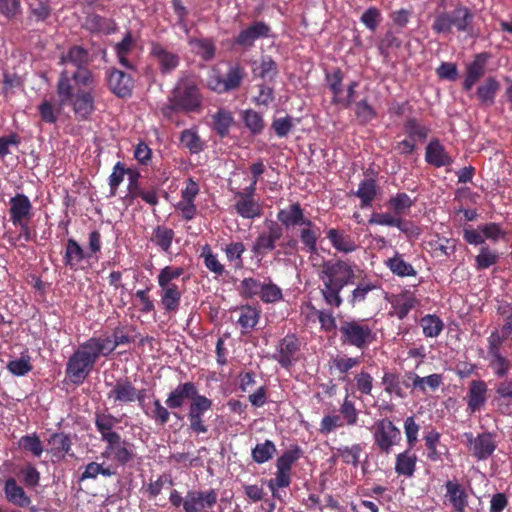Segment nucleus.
I'll list each match as a JSON object with an SVG mask.
<instances>
[{
    "mask_svg": "<svg viewBox=\"0 0 512 512\" xmlns=\"http://www.w3.org/2000/svg\"><path fill=\"white\" fill-rule=\"evenodd\" d=\"M318 277L322 283L320 293L324 302L339 308L343 304L341 291L355 282V269L344 260H327L322 263Z\"/></svg>",
    "mask_w": 512,
    "mask_h": 512,
    "instance_id": "1",
    "label": "nucleus"
},
{
    "mask_svg": "<svg viewBox=\"0 0 512 512\" xmlns=\"http://www.w3.org/2000/svg\"><path fill=\"white\" fill-rule=\"evenodd\" d=\"M95 339L91 337L78 346L68 359L66 375L74 384H82L91 373L97 359L102 355Z\"/></svg>",
    "mask_w": 512,
    "mask_h": 512,
    "instance_id": "2",
    "label": "nucleus"
},
{
    "mask_svg": "<svg viewBox=\"0 0 512 512\" xmlns=\"http://www.w3.org/2000/svg\"><path fill=\"white\" fill-rule=\"evenodd\" d=\"M217 500L218 494L214 489L189 490L184 497L174 489L169 495L171 505L176 508L182 506L184 512H207L215 506Z\"/></svg>",
    "mask_w": 512,
    "mask_h": 512,
    "instance_id": "3",
    "label": "nucleus"
},
{
    "mask_svg": "<svg viewBox=\"0 0 512 512\" xmlns=\"http://www.w3.org/2000/svg\"><path fill=\"white\" fill-rule=\"evenodd\" d=\"M57 94L59 96V100L57 102L43 100L38 106V112L41 120L45 123H56L64 106L71 99L72 85L70 84L69 72L67 69L60 74L57 83Z\"/></svg>",
    "mask_w": 512,
    "mask_h": 512,
    "instance_id": "4",
    "label": "nucleus"
},
{
    "mask_svg": "<svg viewBox=\"0 0 512 512\" xmlns=\"http://www.w3.org/2000/svg\"><path fill=\"white\" fill-rule=\"evenodd\" d=\"M339 332L343 344L360 350L367 348L375 340V333L365 320H345L341 323Z\"/></svg>",
    "mask_w": 512,
    "mask_h": 512,
    "instance_id": "5",
    "label": "nucleus"
},
{
    "mask_svg": "<svg viewBox=\"0 0 512 512\" xmlns=\"http://www.w3.org/2000/svg\"><path fill=\"white\" fill-rule=\"evenodd\" d=\"M472 15L466 7H457L451 13L443 12L436 15L432 29L436 34H448L455 27L458 31H466Z\"/></svg>",
    "mask_w": 512,
    "mask_h": 512,
    "instance_id": "6",
    "label": "nucleus"
},
{
    "mask_svg": "<svg viewBox=\"0 0 512 512\" xmlns=\"http://www.w3.org/2000/svg\"><path fill=\"white\" fill-rule=\"evenodd\" d=\"M200 105V96L194 86H177L169 99V104L163 108V113L170 116L177 110L195 111Z\"/></svg>",
    "mask_w": 512,
    "mask_h": 512,
    "instance_id": "7",
    "label": "nucleus"
},
{
    "mask_svg": "<svg viewBox=\"0 0 512 512\" xmlns=\"http://www.w3.org/2000/svg\"><path fill=\"white\" fill-rule=\"evenodd\" d=\"M373 437L377 447L388 454L401 440V431L390 420L381 419L375 423Z\"/></svg>",
    "mask_w": 512,
    "mask_h": 512,
    "instance_id": "8",
    "label": "nucleus"
},
{
    "mask_svg": "<svg viewBox=\"0 0 512 512\" xmlns=\"http://www.w3.org/2000/svg\"><path fill=\"white\" fill-rule=\"evenodd\" d=\"M212 407V400L202 395L196 397L191 401L188 408V420L190 429L196 434H204L208 431V426L205 424L203 416L204 413Z\"/></svg>",
    "mask_w": 512,
    "mask_h": 512,
    "instance_id": "9",
    "label": "nucleus"
},
{
    "mask_svg": "<svg viewBox=\"0 0 512 512\" xmlns=\"http://www.w3.org/2000/svg\"><path fill=\"white\" fill-rule=\"evenodd\" d=\"M464 436L469 451L479 461L488 459L496 450L497 444L491 433H482L476 437L472 433H465Z\"/></svg>",
    "mask_w": 512,
    "mask_h": 512,
    "instance_id": "10",
    "label": "nucleus"
},
{
    "mask_svg": "<svg viewBox=\"0 0 512 512\" xmlns=\"http://www.w3.org/2000/svg\"><path fill=\"white\" fill-rule=\"evenodd\" d=\"M253 192L244 190L234 192L236 213L244 219H255L261 216L262 207L255 200Z\"/></svg>",
    "mask_w": 512,
    "mask_h": 512,
    "instance_id": "11",
    "label": "nucleus"
},
{
    "mask_svg": "<svg viewBox=\"0 0 512 512\" xmlns=\"http://www.w3.org/2000/svg\"><path fill=\"white\" fill-rule=\"evenodd\" d=\"M413 377L414 372H407L402 377L395 373L385 372L382 377V384L386 393L404 399L407 396L405 389L414 388Z\"/></svg>",
    "mask_w": 512,
    "mask_h": 512,
    "instance_id": "12",
    "label": "nucleus"
},
{
    "mask_svg": "<svg viewBox=\"0 0 512 512\" xmlns=\"http://www.w3.org/2000/svg\"><path fill=\"white\" fill-rule=\"evenodd\" d=\"M300 349L299 340L295 335H286L278 344L276 353L273 358L284 367L289 368L298 360V352Z\"/></svg>",
    "mask_w": 512,
    "mask_h": 512,
    "instance_id": "13",
    "label": "nucleus"
},
{
    "mask_svg": "<svg viewBox=\"0 0 512 512\" xmlns=\"http://www.w3.org/2000/svg\"><path fill=\"white\" fill-rule=\"evenodd\" d=\"M270 31L271 29L266 23L256 21L247 28L241 30L235 38L234 43L243 49H249L254 46L255 41L258 39L269 37Z\"/></svg>",
    "mask_w": 512,
    "mask_h": 512,
    "instance_id": "14",
    "label": "nucleus"
},
{
    "mask_svg": "<svg viewBox=\"0 0 512 512\" xmlns=\"http://www.w3.org/2000/svg\"><path fill=\"white\" fill-rule=\"evenodd\" d=\"M197 387L193 382H184L178 384L167 396L165 404L169 409L181 408L187 400L194 401L200 397Z\"/></svg>",
    "mask_w": 512,
    "mask_h": 512,
    "instance_id": "15",
    "label": "nucleus"
},
{
    "mask_svg": "<svg viewBox=\"0 0 512 512\" xmlns=\"http://www.w3.org/2000/svg\"><path fill=\"white\" fill-rule=\"evenodd\" d=\"M107 397L116 405L130 404L136 401V387L128 378L118 379L111 385Z\"/></svg>",
    "mask_w": 512,
    "mask_h": 512,
    "instance_id": "16",
    "label": "nucleus"
},
{
    "mask_svg": "<svg viewBox=\"0 0 512 512\" xmlns=\"http://www.w3.org/2000/svg\"><path fill=\"white\" fill-rule=\"evenodd\" d=\"M150 53L162 74L171 73L179 65V55L177 53L167 50L158 43H152Z\"/></svg>",
    "mask_w": 512,
    "mask_h": 512,
    "instance_id": "17",
    "label": "nucleus"
},
{
    "mask_svg": "<svg viewBox=\"0 0 512 512\" xmlns=\"http://www.w3.org/2000/svg\"><path fill=\"white\" fill-rule=\"evenodd\" d=\"M107 443L108 446L103 456L112 457L113 460L121 465H125L134 458V445L122 440L121 436H118L117 440L115 439Z\"/></svg>",
    "mask_w": 512,
    "mask_h": 512,
    "instance_id": "18",
    "label": "nucleus"
},
{
    "mask_svg": "<svg viewBox=\"0 0 512 512\" xmlns=\"http://www.w3.org/2000/svg\"><path fill=\"white\" fill-rule=\"evenodd\" d=\"M487 384L483 380H473L467 393V411L473 414L479 411L487 402Z\"/></svg>",
    "mask_w": 512,
    "mask_h": 512,
    "instance_id": "19",
    "label": "nucleus"
},
{
    "mask_svg": "<svg viewBox=\"0 0 512 512\" xmlns=\"http://www.w3.org/2000/svg\"><path fill=\"white\" fill-rule=\"evenodd\" d=\"M10 220L12 223L29 221L32 216V205L24 194H17L10 199Z\"/></svg>",
    "mask_w": 512,
    "mask_h": 512,
    "instance_id": "20",
    "label": "nucleus"
},
{
    "mask_svg": "<svg viewBox=\"0 0 512 512\" xmlns=\"http://www.w3.org/2000/svg\"><path fill=\"white\" fill-rule=\"evenodd\" d=\"M488 59V54L479 53L475 56L474 60L466 66V76L463 82L464 90H471L475 83L485 74Z\"/></svg>",
    "mask_w": 512,
    "mask_h": 512,
    "instance_id": "21",
    "label": "nucleus"
},
{
    "mask_svg": "<svg viewBox=\"0 0 512 512\" xmlns=\"http://www.w3.org/2000/svg\"><path fill=\"white\" fill-rule=\"evenodd\" d=\"M277 219L286 228L297 225L313 226L312 221L304 217L303 210L298 203L291 204L289 207L281 209L277 214Z\"/></svg>",
    "mask_w": 512,
    "mask_h": 512,
    "instance_id": "22",
    "label": "nucleus"
},
{
    "mask_svg": "<svg viewBox=\"0 0 512 512\" xmlns=\"http://www.w3.org/2000/svg\"><path fill=\"white\" fill-rule=\"evenodd\" d=\"M425 160L428 164L437 168L449 166L453 162L445 147L438 141L432 140L426 147Z\"/></svg>",
    "mask_w": 512,
    "mask_h": 512,
    "instance_id": "23",
    "label": "nucleus"
},
{
    "mask_svg": "<svg viewBox=\"0 0 512 512\" xmlns=\"http://www.w3.org/2000/svg\"><path fill=\"white\" fill-rule=\"evenodd\" d=\"M108 85L114 94L119 97H126L131 94L133 81L130 75L115 69L108 76Z\"/></svg>",
    "mask_w": 512,
    "mask_h": 512,
    "instance_id": "24",
    "label": "nucleus"
},
{
    "mask_svg": "<svg viewBox=\"0 0 512 512\" xmlns=\"http://www.w3.org/2000/svg\"><path fill=\"white\" fill-rule=\"evenodd\" d=\"M73 106V111L79 120L87 119L94 111V98L91 92L79 91L71 96L68 101Z\"/></svg>",
    "mask_w": 512,
    "mask_h": 512,
    "instance_id": "25",
    "label": "nucleus"
},
{
    "mask_svg": "<svg viewBox=\"0 0 512 512\" xmlns=\"http://www.w3.org/2000/svg\"><path fill=\"white\" fill-rule=\"evenodd\" d=\"M327 238L330 241L332 247L341 253H352L358 247L350 235L334 228H331L327 231Z\"/></svg>",
    "mask_w": 512,
    "mask_h": 512,
    "instance_id": "26",
    "label": "nucleus"
},
{
    "mask_svg": "<svg viewBox=\"0 0 512 512\" xmlns=\"http://www.w3.org/2000/svg\"><path fill=\"white\" fill-rule=\"evenodd\" d=\"M4 492L6 499L19 507H28L31 503L24 489L19 486L14 478H9L5 482Z\"/></svg>",
    "mask_w": 512,
    "mask_h": 512,
    "instance_id": "27",
    "label": "nucleus"
},
{
    "mask_svg": "<svg viewBox=\"0 0 512 512\" xmlns=\"http://www.w3.org/2000/svg\"><path fill=\"white\" fill-rule=\"evenodd\" d=\"M244 78V71L238 65H232L228 68L227 73L224 75V83H215L217 93H225L237 89Z\"/></svg>",
    "mask_w": 512,
    "mask_h": 512,
    "instance_id": "28",
    "label": "nucleus"
},
{
    "mask_svg": "<svg viewBox=\"0 0 512 512\" xmlns=\"http://www.w3.org/2000/svg\"><path fill=\"white\" fill-rule=\"evenodd\" d=\"M446 496L456 512H464L468 504L467 494L460 484L447 481L445 484Z\"/></svg>",
    "mask_w": 512,
    "mask_h": 512,
    "instance_id": "29",
    "label": "nucleus"
},
{
    "mask_svg": "<svg viewBox=\"0 0 512 512\" xmlns=\"http://www.w3.org/2000/svg\"><path fill=\"white\" fill-rule=\"evenodd\" d=\"M182 291L179 286L160 287V302L166 312H176L179 309Z\"/></svg>",
    "mask_w": 512,
    "mask_h": 512,
    "instance_id": "30",
    "label": "nucleus"
},
{
    "mask_svg": "<svg viewBox=\"0 0 512 512\" xmlns=\"http://www.w3.org/2000/svg\"><path fill=\"white\" fill-rule=\"evenodd\" d=\"M378 288L379 283L377 280L362 279L351 291L347 301L352 307H355L357 304L364 302L370 292Z\"/></svg>",
    "mask_w": 512,
    "mask_h": 512,
    "instance_id": "31",
    "label": "nucleus"
},
{
    "mask_svg": "<svg viewBox=\"0 0 512 512\" xmlns=\"http://www.w3.org/2000/svg\"><path fill=\"white\" fill-rule=\"evenodd\" d=\"M118 420L110 414H97L95 425L103 441L109 442L117 440L120 436L117 432L113 431V427L117 424Z\"/></svg>",
    "mask_w": 512,
    "mask_h": 512,
    "instance_id": "32",
    "label": "nucleus"
},
{
    "mask_svg": "<svg viewBox=\"0 0 512 512\" xmlns=\"http://www.w3.org/2000/svg\"><path fill=\"white\" fill-rule=\"evenodd\" d=\"M386 267L398 277H414L417 274L415 268L406 262L403 256L396 253L393 257L385 261Z\"/></svg>",
    "mask_w": 512,
    "mask_h": 512,
    "instance_id": "33",
    "label": "nucleus"
},
{
    "mask_svg": "<svg viewBox=\"0 0 512 512\" xmlns=\"http://www.w3.org/2000/svg\"><path fill=\"white\" fill-rule=\"evenodd\" d=\"M99 346L98 348L102 352V356H108L111 354L118 346L123 344H128L131 342V338L125 334L115 333L113 337L109 336H100L93 337Z\"/></svg>",
    "mask_w": 512,
    "mask_h": 512,
    "instance_id": "34",
    "label": "nucleus"
},
{
    "mask_svg": "<svg viewBox=\"0 0 512 512\" xmlns=\"http://www.w3.org/2000/svg\"><path fill=\"white\" fill-rule=\"evenodd\" d=\"M417 463V456L410 450L399 453L396 457L395 472L398 475L412 477Z\"/></svg>",
    "mask_w": 512,
    "mask_h": 512,
    "instance_id": "35",
    "label": "nucleus"
},
{
    "mask_svg": "<svg viewBox=\"0 0 512 512\" xmlns=\"http://www.w3.org/2000/svg\"><path fill=\"white\" fill-rule=\"evenodd\" d=\"M90 62L89 53L86 49L81 46L71 47L66 55H63L60 59V63L64 66L69 64L75 68L87 66Z\"/></svg>",
    "mask_w": 512,
    "mask_h": 512,
    "instance_id": "36",
    "label": "nucleus"
},
{
    "mask_svg": "<svg viewBox=\"0 0 512 512\" xmlns=\"http://www.w3.org/2000/svg\"><path fill=\"white\" fill-rule=\"evenodd\" d=\"M325 79L329 90L332 92V103L340 105V102L345 101L344 98H342L344 94L342 71L335 69L327 73Z\"/></svg>",
    "mask_w": 512,
    "mask_h": 512,
    "instance_id": "37",
    "label": "nucleus"
},
{
    "mask_svg": "<svg viewBox=\"0 0 512 512\" xmlns=\"http://www.w3.org/2000/svg\"><path fill=\"white\" fill-rule=\"evenodd\" d=\"M416 299L410 294H399L393 296L391 305L394 314L400 319H404L408 313L415 307Z\"/></svg>",
    "mask_w": 512,
    "mask_h": 512,
    "instance_id": "38",
    "label": "nucleus"
},
{
    "mask_svg": "<svg viewBox=\"0 0 512 512\" xmlns=\"http://www.w3.org/2000/svg\"><path fill=\"white\" fill-rule=\"evenodd\" d=\"M499 88L500 84L495 78H487L477 89V97L479 101L483 105H492L495 101V96Z\"/></svg>",
    "mask_w": 512,
    "mask_h": 512,
    "instance_id": "39",
    "label": "nucleus"
},
{
    "mask_svg": "<svg viewBox=\"0 0 512 512\" xmlns=\"http://www.w3.org/2000/svg\"><path fill=\"white\" fill-rule=\"evenodd\" d=\"M191 50L203 60L208 61L215 56V45L212 40L205 38H191L189 40Z\"/></svg>",
    "mask_w": 512,
    "mask_h": 512,
    "instance_id": "40",
    "label": "nucleus"
},
{
    "mask_svg": "<svg viewBox=\"0 0 512 512\" xmlns=\"http://www.w3.org/2000/svg\"><path fill=\"white\" fill-rule=\"evenodd\" d=\"M86 257L82 247L73 239H69L66 245L64 261L71 269H77L80 262Z\"/></svg>",
    "mask_w": 512,
    "mask_h": 512,
    "instance_id": "41",
    "label": "nucleus"
},
{
    "mask_svg": "<svg viewBox=\"0 0 512 512\" xmlns=\"http://www.w3.org/2000/svg\"><path fill=\"white\" fill-rule=\"evenodd\" d=\"M376 183L373 179H364L360 182L355 195L361 200V207L371 206L376 196Z\"/></svg>",
    "mask_w": 512,
    "mask_h": 512,
    "instance_id": "42",
    "label": "nucleus"
},
{
    "mask_svg": "<svg viewBox=\"0 0 512 512\" xmlns=\"http://www.w3.org/2000/svg\"><path fill=\"white\" fill-rule=\"evenodd\" d=\"M420 326L423 334L429 338L440 335L444 328L443 321L436 315L428 314L420 319Z\"/></svg>",
    "mask_w": 512,
    "mask_h": 512,
    "instance_id": "43",
    "label": "nucleus"
},
{
    "mask_svg": "<svg viewBox=\"0 0 512 512\" xmlns=\"http://www.w3.org/2000/svg\"><path fill=\"white\" fill-rule=\"evenodd\" d=\"M180 142L191 154H198L204 149V142L193 129H185L182 131Z\"/></svg>",
    "mask_w": 512,
    "mask_h": 512,
    "instance_id": "44",
    "label": "nucleus"
},
{
    "mask_svg": "<svg viewBox=\"0 0 512 512\" xmlns=\"http://www.w3.org/2000/svg\"><path fill=\"white\" fill-rule=\"evenodd\" d=\"M259 321V312L252 306H242L239 309L238 324L243 330L253 329Z\"/></svg>",
    "mask_w": 512,
    "mask_h": 512,
    "instance_id": "45",
    "label": "nucleus"
},
{
    "mask_svg": "<svg viewBox=\"0 0 512 512\" xmlns=\"http://www.w3.org/2000/svg\"><path fill=\"white\" fill-rule=\"evenodd\" d=\"M276 453V446L271 440L257 444L252 450V458L258 464L269 461Z\"/></svg>",
    "mask_w": 512,
    "mask_h": 512,
    "instance_id": "46",
    "label": "nucleus"
},
{
    "mask_svg": "<svg viewBox=\"0 0 512 512\" xmlns=\"http://www.w3.org/2000/svg\"><path fill=\"white\" fill-rule=\"evenodd\" d=\"M183 273L184 269L182 267H164L157 276L159 287L178 286L173 281L178 279Z\"/></svg>",
    "mask_w": 512,
    "mask_h": 512,
    "instance_id": "47",
    "label": "nucleus"
},
{
    "mask_svg": "<svg viewBox=\"0 0 512 512\" xmlns=\"http://www.w3.org/2000/svg\"><path fill=\"white\" fill-rule=\"evenodd\" d=\"M499 255L496 251L491 250L488 246H481L479 254L475 258V266L477 270H484L496 264Z\"/></svg>",
    "mask_w": 512,
    "mask_h": 512,
    "instance_id": "48",
    "label": "nucleus"
},
{
    "mask_svg": "<svg viewBox=\"0 0 512 512\" xmlns=\"http://www.w3.org/2000/svg\"><path fill=\"white\" fill-rule=\"evenodd\" d=\"M412 205L413 201L406 193H397L388 202L389 208L398 216L406 214Z\"/></svg>",
    "mask_w": 512,
    "mask_h": 512,
    "instance_id": "49",
    "label": "nucleus"
},
{
    "mask_svg": "<svg viewBox=\"0 0 512 512\" xmlns=\"http://www.w3.org/2000/svg\"><path fill=\"white\" fill-rule=\"evenodd\" d=\"M259 298L264 303L279 302L283 298L282 289L269 279L268 282H263Z\"/></svg>",
    "mask_w": 512,
    "mask_h": 512,
    "instance_id": "50",
    "label": "nucleus"
},
{
    "mask_svg": "<svg viewBox=\"0 0 512 512\" xmlns=\"http://www.w3.org/2000/svg\"><path fill=\"white\" fill-rule=\"evenodd\" d=\"M174 232L172 229L158 226L154 230L152 241L164 252H168L171 247Z\"/></svg>",
    "mask_w": 512,
    "mask_h": 512,
    "instance_id": "51",
    "label": "nucleus"
},
{
    "mask_svg": "<svg viewBox=\"0 0 512 512\" xmlns=\"http://www.w3.org/2000/svg\"><path fill=\"white\" fill-rule=\"evenodd\" d=\"M115 473L116 471L112 469L110 466L105 467L103 464L91 462L85 466L84 472L82 473L80 479H95L98 475L110 477Z\"/></svg>",
    "mask_w": 512,
    "mask_h": 512,
    "instance_id": "52",
    "label": "nucleus"
},
{
    "mask_svg": "<svg viewBox=\"0 0 512 512\" xmlns=\"http://www.w3.org/2000/svg\"><path fill=\"white\" fill-rule=\"evenodd\" d=\"M277 72V64L268 56L263 57L259 65L254 68L255 75L262 79L272 80Z\"/></svg>",
    "mask_w": 512,
    "mask_h": 512,
    "instance_id": "53",
    "label": "nucleus"
},
{
    "mask_svg": "<svg viewBox=\"0 0 512 512\" xmlns=\"http://www.w3.org/2000/svg\"><path fill=\"white\" fill-rule=\"evenodd\" d=\"M339 412L347 426H354L357 424L359 412L356 409L354 402L349 399L348 395L344 398Z\"/></svg>",
    "mask_w": 512,
    "mask_h": 512,
    "instance_id": "54",
    "label": "nucleus"
},
{
    "mask_svg": "<svg viewBox=\"0 0 512 512\" xmlns=\"http://www.w3.org/2000/svg\"><path fill=\"white\" fill-rule=\"evenodd\" d=\"M414 389H418L421 392H426V388L429 387L431 390H436L442 383V376L440 374H431L426 377H420L414 373Z\"/></svg>",
    "mask_w": 512,
    "mask_h": 512,
    "instance_id": "55",
    "label": "nucleus"
},
{
    "mask_svg": "<svg viewBox=\"0 0 512 512\" xmlns=\"http://www.w3.org/2000/svg\"><path fill=\"white\" fill-rule=\"evenodd\" d=\"M144 413L150 417L158 425H165L170 418L168 408L164 407L159 399L153 400V409L151 411L144 410Z\"/></svg>",
    "mask_w": 512,
    "mask_h": 512,
    "instance_id": "56",
    "label": "nucleus"
},
{
    "mask_svg": "<svg viewBox=\"0 0 512 512\" xmlns=\"http://www.w3.org/2000/svg\"><path fill=\"white\" fill-rule=\"evenodd\" d=\"M263 282L253 277L244 278L239 285V292L245 298L259 296Z\"/></svg>",
    "mask_w": 512,
    "mask_h": 512,
    "instance_id": "57",
    "label": "nucleus"
},
{
    "mask_svg": "<svg viewBox=\"0 0 512 512\" xmlns=\"http://www.w3.org/2000/svg\"><path fill=\"white\" fill-rule=\"evenodd\" d=\"M224 252L228 261L234 263L235 268L243 266L242 255L245 252V246L242 242H232L226 245Z\"/></svg>",
    "mask_w": 512,
    "mask_h": 512,
    "instance_id": "58",
    "label": "nucleus"
},
{
    "mask_svg": "<svg viewBox=\"0 0 512 512\" xmlns=\"http://www.w3.org/2000/svg\"><path fill=\"white\" fill-rule=\"evenodd\" d=\"M489 366L498 377H504L510 370V361L502 354L487 356Z\"/></svg>",
    "mask_w": 512,
    "mask_h": 512,
    "instance_id": "59",
    "label": "nucleus"
},
{
    "mask_svg": "<svg viewBox=\"0 0 512 512\" xmlns=\"http://www.w3.org/2000/svg\"><path fill=\"white\" fill-rule=\"evenodd\" d=\"M214 129L220 136H225L233 122L232 114L226 110H219L214 116Z\"/></svg>",
    "mask_w": 512,
    "mask_h": 512,
    "instance_id": "60",
    "label": "nucleus"
},
{
    "mask_svg": "<svg viewBox=\"0 0 512 512\" xmlns=\"http://www.w3.org/2000/svg\"><path fill=\"white\" fill-rule=\"evenodd\" d=\"M19 446L31 452L35 457H40L43 453L42 443L35 433L22 436L19 440Z\"/></svg>",
    "mask_w": 512,
    "mask_h": 512,
    "instance_id": "61",
    "label": "nucleus"
},
{
    "mask_svg": "<svg viewBox=\"0 0 512 512\" xmlns=\"http://www.w3.org/2000/svg\"><path fill=\"white\" fill-rule=\"evenodd\" d=\"M300 457V449L295 447L293 449L285 451L276 462V468L278 470L290 472L293 464Z\"/></svg>",
    "mask_w": 512,
    "mask_h": 512,
    "instance_id": "62",
    "label": "nucleus"
},
{
    "mask_svg": "<svg viewBox=\"0 0 512 512\" xmlns=\"http://www.w3.org/2000/svg\"><path fill=\"white\" fill-rule=\"evenodd\" d=\"M202 257L204 258L205 267L212 273L217 276H220L224 273L225 268L219 262L217 255H215L209 246H205L202 251Z\"/></svg>",
    "mask_w": 512,
    "mask_h": 512,
    "instance_id": "63",
    "label": "nucleus"
},
{
    "mask_svg": "<svg viewBox=\"0 0 512 512\" xmlns=\"http://www.w3.org/2000/svg\"><path fill=\"white\" fill-rule=\"evenodd\" d=\"M276 243L272 241L265 233H261L255 239L251 251L256 256L263 257L268 251L274 250Z\"/></svg>",
    "mask_w": 512,
    "mask_h": 512,
    "instance_id": "64",
    "label": "nucleus"
}]
</instances>
